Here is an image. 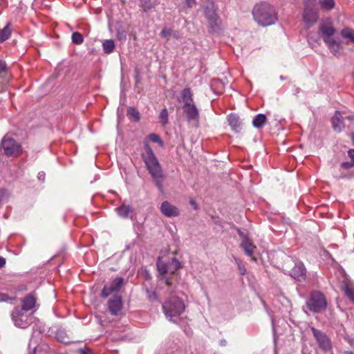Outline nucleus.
Returning <instances> with one entry per match:
<instances>
[{
    "mask_svg": "<svg viewBox=\"0 0 354 354\" xmlns=\"http://www.w3.org/2000/svg\"><path fill=\"white\" fill-rule=\"evenodd\" d=\"M144 151L141 153V158L145 164L146 168L151 175L156 187L160 192H163V181L165 176L162 167L156 156L153 149L150 147L149 140H145L143 142Z\"/></svg>",
    "mask_w": 354,
    "mask_h": 354,
    "instance_id": "1",
    "label": "nucleus"
},
{
    "mask_svg": "<svg viewBox=\"0 0 354 354\" xmlns=\"http://www.w3.org/2000/svg\"><path fill=\"white\" fill-rule=\"evenodd\" d=\"M254 20L261 26L274 24L278 20V15L275 8L266 2L257 3L252 9Z\"/></svg>",
    "mask_w": 354,
    "mask_h": 354,
    "instance_id": "2",
    "label": "nucleus"
},
{
    "mask_svg": "<svg viewBox=\"0 0 354 354\" xmlns=\"http://www.w3.org/2000/svg\"><path fill=\"white\" fill-rule=\"evenodd\" d=\"M162 306L164 314L170 319L182 314L185 308L183 301L176 296L169 297Z\"/></svg>",
    "mask_w": 354,
    "mask_h": 354,
    "instance_id": "3",
    "label": "nucleus"
},
{
    "mask_svg": "<svg viewBox=\"0 0 354 354\" xmlns=\"http://www.w3.org/2000/svg\"><path fill=\"white\" fill-rule=\"evenodd\" d=\"M3 151L7 157L17 158L23 152V147L19 142L6 135L0 142V152Z\"/></svg>",
    "mask_w": 354,
    "mask_h": 354,
    "instance_id": "4",
    "label": "nucleus"
},
{
    "mask_svg": "<svg viewBox=\"0 0 354 354\" xmlns=\"http://www.w3.org/2000/svg\"><path fill=\"white\" fill-rule=\"evenodd\" d=\"M302 19L307 28L313 26L319 19V8L316 0H306L304 3Z\"/></svg>",
    "mask_w": 354,
    "mask_h": 354,
    "instance_id": "5",
    "label": "nucleus"
},
{
    "mask_svg": "<svg viewBox=\"0 0 354 354\" xmlns=\"http://www.w3.org/2000/svg\"><path fill=\"white\" fill-rule=\"evenodd\" d=\"M327 306L326 298L320 291H313L306 301L308 309L314 313H321L327 308Z\"/></svg>",
    "mask_w": 354,
    "mask_h": 354,
    "instance_id": "6",
    "label": "nucleus"
},
{
    "mask_svg": "<svg viewBox=\"0 0 354 354\" xmlns=\"http://www.w3.org/2000/svg\"><path fill=\"white\" fill-rule=\"evenodd\" d=\"M311 331L313 333V337L316 339L319 348L321 350L327 352L332 349V343L330 339L325 333L314 327L311 328Z\"/></svg>",
    "mask_w": 354,
    "mask_h": 354,
    "instance_id": "7",
    "label": "nucleus"
},
{
    "mask_svg": "<svg viewBox=\"0 0 354 354\" xmlns=\"http://www.w3.org/2000/svg\"><path fill=\"white\" fill-rule=\"evenodd\" d=\"M26 310L15 307L11 313L12 319L17 327L25 328L28 326V316L25 313Z\"/></svg>",
    "mask_w": 354,
    "mask_h": 354,
    "instance_id": "8",
    "label": "nucleus"
},
{
    "mask_svg": "<svg viewBox=\"0 0 354 354\" xmlns=\"http://www.w3.org/2000/svg\"><path fill=\"white\" fill-rule=\"evenodd\" d=\"M124 281L122 277L115 278L110 284L104 286L100 294L101 297L106 298L111 294L118 292L124 284Z\"/></svg>",
    "mask_w": 354,
    "mask_h": 354,
    "instance_id": "9",
    "label": "nucleus"
},
{
    "mask_svg": "<svg viewBox=\"0 0 354 354\" xmlns=\"http://www.w3.org/2000/svg\"><path fill=\"white\" fill-rule=\"evenodd\" d=\"M8 68L6 62L0 59V93L7 89L10 75L8 73Z\"/></svg>",
    "mask_w": 354,
    "mask_h": 354,
    "instance_id": "10",
    "label": "nucleus"
},
{
    "mask_svg": "<svg viewBox=\"0 0 354 354\" xmlns=\"http://www.w3.org/2000/svg\"><path fill=\"white\" fill-rule=\"evenodd\" d=\"M290 276L298 281H303L306 277V269L302 263H297L291 269Z\"/></svg>",
    "mask_w": 354,
    "mask_h": 354,
    "instance_id": "11",
    "label": "nucleus"
},
{
    "mask_svg": "<svg viewBox=\"0 0 354 354\" xmlns=\"http://www.w3.org/2000/svg\"><path fill=\"white\" fill-rule=\"evenodd\" d=\"M160 210L163 215L168 218L176 217L180 215L178 208L167 201L161 203Z\"/></svg>",
    "mask_w": 354,
    "mask_h": 354,
    "instance_id": "12",
    "label": "nucleus"
},
{
    "mask_svg": "<svg viewBox=\"0 0 354 354\" xmlns=\"http://www.w3.org/2000/svg\"><path fill=\"white\" fill-rule=\"evenodd\" d=\"M123 307L121 296H115L108 302V309L112 315H118Z\"/></svg>",
    "mask_w": 354,
    "mask_h": 354,
    "instance_id": "13",
    "label": "nucleus"
},
{
    "mask_svg": "<svg viewBox=\"0 0 354 354\" xmlns=\"http://www.w3.org/2000/svg\"><path fill=\"white\" fill-rule=\"evenodd\" d=\"M183 112L189 122L198 121L199 119V111L194 103L189 106H183Z\"/></svg>",
    "mask_w": 354,
    "mask_h": 354,
    "instance_id": "14",
    "label": "nucleus"
},
{
    "mask_svg": "<svg viewBox=\"0 0 354 354\" xmlns=\"http://www.w3.org/2000/svg\"><path fill=\"white\" fill-rule=\"evenodd\" d=\"M37 298L35 292H31L21 299L22 306L20 308L29 311L36 306Z\"/></svg>",
    "mask_w": 354,
    "mask_h": 354,
    "instance_id": "15",
    "label": "nucleus"
},
{
    "mask_svg": "<svg viewBox=\"0 0 354 354\" xmlns=\"http://www.w3.org/2000/svg\"><path fill=\"white\" fill-rule=\"evenodd\" d=\"M344 118L342 116L341 112L337 111L334 116L331 118L332 127L334 131L340 132L342 131L344 127Z\"/></svg>",
    "mask_w": 354,
    "mask_h": 354,
    "instance_id": "16",
    "label": "nucleus"
},
{
    "mask_svg": "<svg viewBox=\"0 0 354 354\" xmlns=\"http://www.w3.org/2000/svg\"><path fill=\"white\" fill-rule=\"evenodd\" d=\"M240 246L247 256L251 257L252 261H257V258L253 256L257 247L254 245L251 239H249L246 241H241Z\"/></svg>",
    "mask_w": 354,
    "mask_h": 354,
    "instance_id": "17",
    "label": "nucleus"
},
{
    "mask_svg": "<svg viewBox=\"0 0 354 354\" xmlns=\"http://www.w3.org/2000/svg\"><path fill=\"white\" fill-rule=\"evenodd\" d=\"M227 121L233 131L235 133H239L241 131L242 122L238 115L235 113H230L227 116Z\"/></svg>",
    "mask_w": 354,
    "mask_h": 354,
    "instance_id": "18",
    "label": "nucleus"
},
{
    "mask_svg": "<svg viewBox=\"0 0 354 354\" xmlns=\"http://www.w3.org/2000/svg\"><path fill=\"white\" fill-rule=\"evenodd\" d=\"M181 102L183 106H189L194 103L193 93L190 88H185L181 91ZM179 102L180 100H179Z\"/></svg>",
    "mask_w": 354,
    "mask_h": 354,
    "instance_id": "19",
    "label": "nucleus"
},
{
    "mask_svg": "<svg viewBox=\"0 0 354 354\" xmlns=\"http://www.w3.org/2000/svg\"><path fill=\"white\" fill-rule=\"evenodd\" d=\"M319 30L322 34V38L333 36L335 32L334 27L329 24H322L319 26Z\"/></svg>",
    "mask_w": 354,
    "mask_h": 354,
    "instance_id": "20",
    "label": "nucleus"
},
{
    "mask_svg": "<svg viewBox=\"0 0 354 354\" xmlns=\"http://www.w3.org/2000/svg\"><path fill=\"white\" fill-rule=\"evenodd\" d=\"M208 31L211 34H219L221 30V20L218 18L217 20H211L208 21Z\"/></svg>",
    "mask_w": 354,
    "mask_h": 354,
    "instance_id": "21",
    "label": "nucleus"
},
{
    "mask_svg": "<svg viewBox=\"0 0 354 354\" xmlns=\"http://www.w3.org/2000/svg\"><path fill=\"white\" fill-rule=\"evenodd\" d=\"M266 115L263 113H259L253 118L252 125L257 129H261L266 124Z\"/></svg>",
    "mask_w": 354,
    "mask_h": 354,
    "instance_id": "22",
    "label": "nucleus"
},
{
    "mask_svg": "<svg viewBox=\"0 0 354 354\" xmlns=\"http://www.w3.org/2000/svg\"><path fill=\"white\" fill-rule=\"evenodd\" d=\"M12 29H11V23L8 22L4 26L3 28L0 30V43L4 42L7 40L11 35Z\"/></svg>",
    "mask_w": 354,
    "mask_h": 354,
    "instance_id": "23",
    "label": "nucleus"
},
{
    "mask_svg": "<svg viewBox=\"0 0 354 354\" xmlns=\"http://www.w3.org/2000/svg\"><path fill=\"white\" fill-rule=\"evenodd\" d=\"M116 211L120 216L127 218L133 212V209L130 205L122 204L116 208Z\"/></svg>",
    "mask_w": 354,
    "mask_h": 354,
    "instance_id": "24",
    "label": "nucleus"
},
{
    "mask_svg": "<svg viewBox=\"0 0 354 354\" xmlns=\"http://www.w3.org/2000/svg\"><path fill=\"white\" fill-rule=\"evenodd\" d=\"M157 269L159 273V279H162L163 277L168 274V263L158 260L157 262Z\"/></svg>",
    "mask_w": 354,
    "mask_h": 354,
    "instance_id": "25",
    "label": "nucleus"
},
{
    "mask_svg": "<svg viewBox=\"0 0 354 354\" xmlns=\"http://www.w3.org/2000/svg\"><path fill=\"white\" fill-rule=\"evenodd\" d=\"M102 48L104 53L106 54H110L113 52L115 44L113 39H105L102 42Z\"/></svg>",
    "mask_w": 354,
    "mask_h": 354,
    "instance_id": "26",
    "label": "nucleus"
},
{
    "mask_svg": "<svg viewBox=\"0 0 354 354\" xmlns=\"http://www.w3.org/2000/svg\"><path fill=\"white\" fill-rule=\"evenodd\" d=\"M180 267V262L176 258H172L171 261L168 262V273L174 274Z\"/></svg>",
    "mask_w": 354,
    "mask_h": 354,
    "instance_id": "27",
    "label": "nucleus"
},
{
    "mask_svg": "<svg viewBox=\"0 0 354 354\" xmlns=\"http://www.w3.org/2000/svg\"><path fill=\"white\" fill-rule=\"evenodd\" d=\"M127 116L133 122H138L140 119L139 111L133 106H130L127 110Z\"/></svg>",
    "mask_w": 354,
    "mask_h": 354,
    "instance_id": "28",
    "label": "nucleus"
},
{
    "mask_svg": "<svg viewBox=\"0 0 354 354\" xmlns=\"http://www.w3.org/2000/svg\"><path fill=\"white\" fill-rule=\"evenodd\" d=\"M319 3L322 9L331 10L335 5L334 0H319Z\"/></svg>",
    "mask_w": 354,
    "mask_h": 354,
    "instance_id": "29",
    "label": "nucleus"
},
{
    "mask_svg": "<svg viewBox=\"0 0 354 354\" xmlns=\"http://www.w3.org/2000/svg\"><path fill=\"white\" fill-rule=\"evenodd\" d=\"M56 339L62 343L68 344L70 342L68 336L63 330H58L55 334Z\"/></svg>",
    "mask_w": 354,
    "mask_h": 354,
    "instance_id": "30",
    "label": "nucleus"
},
{
    "mask_svg": "<svg viewBox=\"0 0 354 354\" xmlns=\"http://www.w3.org/2000/svg\"><path fill=\"white\" fill-rule=\"evenodd\" d=\"M140 7L142 11L147 12L155 7V4L151 0H140Z\"/></svg>",
    "mask_w": 354,
    "mask_h": 354,
    "instance_id": "31",
    "label": "nucleus"
},
{
    "mask_svg": "<svg viewBox=\"0 0 354 354\" xmlns=\"http://www.w3.org/2000/svg\"><path fill=\"white\" fill-rule=\"evenodd\" d=\"M71 39L72 42L76 45L82 44L84 42L83 35L79 32H74L72 34Z\"/></svg>",
    "mask_w": 354,
    "mask_h": 354,
    "instance_id": "32",
    "label": "nucleus"
},
{
    "mask_svg": "<svg viewBox=\"0 0 354 354\" xmlns=\"http://www.w3.org/2000/svg\"><path fill=\"white\" fill-rule=\"evenodd\" d=\"M342 35L344 38L348 39L354 43V30L351 28H344L342 30Z\"/></svg>",
    "mask_w": 354,
    "mask_h": 354,
    "instance_id": "33",
    "label": "nucleus"
},
{
    "mask_svg": "<svg viewBox=\"0 0 354 354\" xmlns=\"http://www.w3.org/2000/svg\"><path fill=\"white\" fill-rule=\"evenodd\" d=\"M149 140L154 143H158L160 147L164 146V142L159 135L156 133H151L148 136Z\"/></svg>",
    "mask_w": 354,
    "mask_h": 354,
    "instance_id": "34",
    "label": "nucleus"
},
{
    "mask_svg": "<svg viewBox=\"0 0 354 354\" xmlns=\"http://www.w3.org/2000/svg\"><path fill=\"white\" fill-rule=\"evenodd\" d=\"M205 17L208 21L211 20H217V19L219 18L216 11L212 9H207L205 10Z\"/></svg>",
    "mask_w": 354,
    "mask_h": 354,
    "instance_id": "35",
    "label": "nucleus"
},
{
    "mask_svg": "<svg viewBox=\"0 0 354 354\" xmlns=\"http://www.w3.org/2000/svg\"><path fill=\"white\" fill-rule=\"evenodd\" d=\"M168 111L167 109V108H165L163 109L160 113V115H159V118L161 120V122L163 124H167L169 122V120H168Z\"/></svg>",
    "mask_w": 354,
    "mask_h": 354,
    "instance_id": "36",
    "label": "nucleus"
},
{
    "mask_svg": "<svg viewBox=\"0 0 354 354\" xmlns=\"http://www.w3.org/2000/svg\"><path fill=\"white\" fill-rule=\"evenodd\" d=\"M235 262L237 264L239 272L241 275H245L247 274V269L245 267V266L242 263V261L241 259L238 258H234Z\"/></svg>",
    "mask_w": 354,
    "mask_h": 354,
    "instance_id": "37",
    "label": "nucleus"
},
{
    "mask_svg": "<svg viewBox=\"0 0 354 354\" xmlns=\"http://www.w3.org/2000/svg\"><path fill=\"white\" fill-rule=\"evenodd\" d=\"M344 292L349 299L354 303V288L346 286L344 288Z\"/></svg>",
    "mask_w": 354,
    "mask_h": 354,
    "instance_id": "38",
    "label": "nucleus"
},
{
    "mask_svg": "<svg viewBox=\"0 0 354 354\" xmlns=\"http://www.w3.org/2000/svg\"><path fill=\"white\" fill-rule=\"evenodd\" d=\"M324 41L326 44V45L330 47H337V41H335L334 39L331 38V37H324L323 39Z\"/></svg>",
    "mask_w": 354,
    "mask_h": 354,
    "instance_id": "39",
    "label": "nucleus"
},
{
    "mask_svg": "<svg viewBox=\"0 0 354 354\" xmlns=\"http://www.w3.org/2000/svg\"><path fill=\"white\" fill-rule=\"evenodd\" d=\"M147 298L150 301H154L158 300V294L156 291H151L149 290H147Z\"/></svg>",
    "mask_w": 354,
    "mask_h": 354,
    "instance_id": "40",
    "label": "nucleus"
},
{
    "mask_svg": "<svg viewBox=\"0 0 354 354\" xmlns=\"http://www.w3.org/2000/svg\"><path fill=\"white\" fill-rule=\"evenodd\" d=\"M117 38L120 41H124L127 38L126 31L124 30H117Z\"/></svg>",
    "mask_w": 354,
    "mask_h": 354,
    "instance_id": "41",
    "label": "nucleus"
},
{
    "mask_svg": "<svg viewBox=\"0 0 354 354\" xmlns=\"http://www.w3.org/2000/svg\"><path fill=\"white\" fill-rule=\"evenodd\" d=\"M341 167L344 169H349L354 167V162H343L341 164Z\"/></svg>",
    "mask_w": 354,
    "mask_h": 354,
    "instance_id": "42",
    "label": "nucleus"
},
{
    "mask_svg": "<svg viewBox=\"0 0 354 354\" xmlns=\"http://www.w3.org/2000/svg\"><path fill=\"white\" fill-rule=\"evenodd\" d=\"M239 236H240L241 241L249 239L248 234H245L241 229L237 228L236 230Z\"/></svg>",
    "mask_w": 354,
    "mask_h": 354,
    "instance_id": "43",
    "label": "nucleus"
},
{
    "mask_svg": "<svg viewBox=\"0 0 354 354\" xmlns=\"http://www.w3.org/2000/svg\"><path fill=\"white\" fill-rule=\"evenodd\" d=\"M77 353L78 354H91L92 351L89 348L84 346V348H80L77 350Z\"/></svg>",
    "mask_w": 354,
    "mask_h": 354,
    "instance_id": "44",
    "label": "nucleus"
},
{
    "mask_svg": "<svg viewBox=\"0 0 354 354\" xmlns=\"http://www.w3.org/2000/svg\"><path fill=\"white\" fill-rule=\"evenodd\" d=\"M171 33V30L167 28H165L162 30L160 32V35L162 37H167L169 36Z\"/></svg>",
    "mask_w": 354,
    "mask_h": 354,
    "instance_id": "45",
    "label": "nucleus"
},
{
    "mask_svg": "<svg viewBox=\"0 0 354 354\" xmlns=\"http://www.w3.org/2000/svg\"><path fill=\"white\" fill-rule=\"evenodd\" d=\"M12 300V298H10L9 296L6 294V293H0V301L3 302H6V301H11Z\"/></svg>",
    "mask_w": 354,
    "mask_h": 354,
    "instance_id": "46",
    "label": "nucleus"
},
{
    "mask_svg": "<svg viewBox=\"0 0 354 354\" xmlns=\"http://www.w3.org/2000/svg\"><path fill=\"white\" fill-rule=\"evenodd\" d=\"M339 44L337 42V47L336 46H334V47H330L329 48L330 49V50L333 52V53L336 55L338 53H339Z\"/></svg>",
    "mask_w": 354,
    "mask_h": 354,
    "instance_id": "47",
    "label": "nucleus"
},
{
    "mask_svg": "<svg viewBox=\"0 0 354 354\" xmlns=\"http://www.w3.org/2000/svg\"><path fill=\"white\" fill-rule=\"evenodd\" d=\"M45 173L44 171H39L37 174V178L41 182H44L45 180Z\"/></svg>",
    "mask_w": 354,
    "mask_h": 354,
    "instance_id": "48",
    "label": "nucleus"
},
{
    "mask_svg": "<svg viewBox=\"0 0 354 354\" xmlns=\"http://www.w3.org/2000/svg\"><path fill=\"white\" fill-rule=\"evenodd\" d=\"M348 156L351 159L352 162H354V149H351L348 151Z\"/></svg>",
    "mask_w": 354,
    "mask_h": 354,
    "instance_id": "49",
    "label": "nucleus"
},
{
    "mask_svg": "<svg viewBox=\"0 0 354 354\" xmlns=\"http://www.w3.org/2000/svg\"><path fill=\"white\" fill-rule=\"evenodd\" d=\"M162 280L165 281V283L167 286H170L171 285V279L169 277H167L165 275L163 277V279Z\"/></svg>",
    "mask_w": 354,
    "mask_h": 354,
    "instance_id": "50",
    "label": "nucleus"
},
{
    "mask_svg": "<svg viewBox=\"0 0 354 354\" xmlns=\"http://www.w3.org/2000/svg\"><path fill=\"white\" fill-rule=\"evenodd\" d=\"M188 7L191 8L196 3V0H185Z\"/></svg>",
    "mask_w": 354,
    "mask_h": 354,
    "instance_id": "51",
    "label": "nucleus"
},
{
    "mask_svg": "<svg viewBox=\"0 0 354 354\" xmlns=\"http://www.w3.org/2000/svg\"><path fill=\"white\" fill-rule=\"evenodd\" d=\"M6 259L3 258V257L0 256V268L4 267V266L6 265Z\"/></svg>",
    "mask_w": 354,
    "mask_h": 354,
    "instance_id": "52",
    "label": "nucleus"
},
{
    "mask_svg": "<svg viewBox=\"0 0 354 354\" xmlns=\"http://www.w3.org/2000/svg\"><path fill=\"white\" fill-rule=\"evenodd\" d=\"M344 120H348L349 121H353L354 120V115H350L344 118Z\"/></svg>",
    "mask_w": 354,
    "mask_h": 354,
    "instance_id": "53",
    "label": "nucleus"
},
{
    "mask_svg": "<svg viewBox=\"0 0 354 354\" xmlns=\"http://www.w3.org/2000/svg\"><path fill=\"white\" fill-rule=\"evenodd\" d=\"M226 344H227V342H226V340H225V339H221V340L220 341V345H221V346H225V345H226Z\"/></svg>",
    "mask_w": 354,
    "mask_h": 354,
    "instance_id": "54",
    "label": "nucleus"
},
{
    "mask_svg": "<svg viewBox=\"0 0 354 354\" xmlns=\"http://www.w3.org/2000/svg\"><path fill=\"white\" fill-rule=\"evenodd\" d=\"M344 354H354V353L351 351H346Z\"/></svg>",
    "mask_w": 354,
    "mask_h": 354,
    "instance_id": "55",
    "label": "nucleus"
},
{
    "mask_svg": "<svg viewBox=\"0 0 354 354\" xmlns=\"http://www.w3.org/2000/svg\"><path fill=\"white\" fill-rule=\"evenodd\" d=\"M351 138H352V141H353V143L354 145V133H351Z\"/></svg>",
    "mask_w": 354,
    "mask_h": 354,
    "instance_id": "56",
    "label": "nucleus"
},
{
    "mask_svg": "<svg viewBox=\"0 0 354 354\" xmlns=\"http://www.w3.org/2000/svg\"><path fill=\"white\" fill-rule=\"evenodd\" d=\"M302 354H310V353H306V352L304 350H303L302 351Z\"/></svg>",
    "mask_w": 354,
    "mask_h": 354,
    "instance_id": "57",
    "label": "nucleus"
},
{
    "mask_svg": "<svg viewBox=\"0 0 354 354\" xmlns=\"http://www.w3.org/2000/svg\"><path fill=\"white\" fill-rule=\"evenodd\" d=\"M192 204H195V203L193 201H191Z\"/></svg>",
    "mask_w": 354,
    "mask_h": 354,
    "instance_id": "58",
    "label": "nucleus"
}]
</instances>
